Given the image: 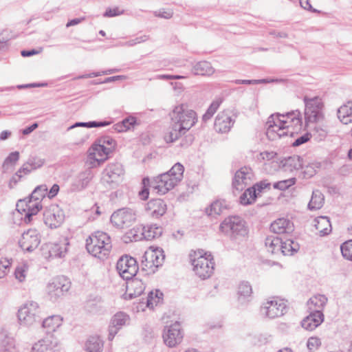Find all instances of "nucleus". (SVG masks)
Instances as JSON below:
<instances>
[{"label":"nucleus","mask_w":352,"mask_h":352,"mask_svg":"<svg viewBox=\"0 0 352 352\" xmlns=\"http://www.w3.org/2000/svg\"><path fill=\"white\" fill-rule=\"evenodd\" d=\"M59 186L58 184H54L52 188L50 189V190L48 191L47 190V196L49 198L52 199L53 197H54L58 192L59 191Z\"/></svg>","instance_id":"nucleus-63"},{"label":"nucleus","mask_w":352,"mask_h":352,"mask_svg":"<svg viewBox=\"0 0 352 352\" xmlns=\"http://www.w3.org/2000/svg\"><path fill=\"white\" fill-rule=\"evenodd\" d=\"M69 281L64 276L53 279L47 286V292L51 300L55 301L69 290Z\"/></svg>","instance_id":"nucleus-18"},{"label":"nucleus","mask_w":352,"mask_h":352,"mask_svg":"<svg viewBox=\"0 0 352 352\" xmlns=\"http://www.w3.org/2000/svg\"><path fill=\"white\" fill-rule=\"evenodd\" d=\"M11 263L9 260L2 258L0 260V278H4L10 270Z\"/></svg>","instance_id":"nucleus-55"},{"label":"nucleus","mask_w":352,"mask_h":352,"mask_svg":"<svg viewBox=\"0 0 352 352\" xmlns=\"http://www.w3.org/2000/svg\"><path fill=\"white\" fill-rule=\"evenodd\" d=\"M110 236L105 232L97 231L86 240V248L89 253L100 259L106 258L111 250Z\"/></svg>","instance_id":"nucleus-4"},{"label":"nucleus","mask_w":352,"mask_h":352,"mask_svg":"<svg viewBox=\"0 0 352 352\" xmlns=\"http://www.w3.org/2000/svg\"><path fill=\"white\" fill-rule=\"evenodd\" d=\"M267 251L272 254L280 253L282 239L274 236H267L265 241Z\"/></svg>","instance_id":"nucleus-37"},{"label":"nucleus","mask_w":352,"mask_h":352,"mask_svg":"<svg viewBox=\"0 0 352 352\" xmlns=\"http://www.w3.org/2000/svg\"><path fill=\"white\" fill-rule=\"evenodd\" d=\"M63 319L60 316L54 315L45 318L42 322V327L46 329L47 333L55 331L62 324Z\"/></svg>","instance_id":"nucleus-33"},{"label":"nucleus","mask_w":352,"mask_h":352,"mask_svg":"<svg viewBox=\"0 0 352 352\" xmlns=\"http://www.w3.org/2000/svg\"><path fill=\"white\" fill-rule=\"evenodd\" d=\"M256 198L255 189L248 188L240 197V202L242 205H248L252 204Z\"/></svg>","instance_id":"nucleus-45"},{"label":"nucleus","mask_w":352,"mask_h":352,"mask_svg":"<svg viewBox=\"0 0 352 352\" xmlns=\"http://www.w3.org/2000/svg\"><path fill=\"white\" fill-rule=\"evenodd\" d=\"M299 248L298 244L293 240L288 239L285 241H282V245L280 253L283 255H292L296 252Z\"/></svg>","instance_id":"nucleus-43"},{"label":"nucleus","mask_w":352,"mask_h":352,"mask_svg":"<svg viewBox=\"0 0 352 352\" xmlns=\"http://www.w3.org/2000/svg\"><path fill=\"white\" fill-rule=\"evenodd\" d=\"M252 293V287L248 283L243 282L239 285L238 289V294L240 300H242L243 298L245 299L250 297Z\"/></svg>","instance_id":"nucleus-49"},{"label":"nucleus","mask_w":352,"mask_h":352,"mask_svg":"<svg viewBox=\"0 0 352 352\" xmlns=\"http://www.w3.org/2000/svg\"><path fill=\"white\" fill-rule=\"evenodd\" d=\"M170 131L165 136L167 142H173L189 131L197 122V113L185 104L176 106L170 113Z\"/></svg>","instance_id":"nucleus-2"},{"label":"nucleus","mask_w":352,"mask_h":352,"mask_svg":"<svg viewBox=\"0 0 352 352\" xmlns=\"http://www.w3.org/2000/svg\"><path fill=\"white\" fill-rule=\"evenodd\" d=\"M282 163L285 171L292 172L294 170H298L302 168V160L298 155H293L285 158L282 161Z\"/></svg>","instance_id":"nucleus-34"},{"label":"nucleus","mask_w":352,"mask_h":352,"mask_svg":"<svg viewBox=\"0 0 352 352\" xmlns=\"http://www.w3.org/2000/svg\"><path fill=\"white\" fill-rule=\"evenodd\" d=\"M184 171L183 165L176 163L168 172L159 175L151 181L148 178H144V188L139 192L140 198L143 200L148 199L149 191L147 186H150L157 194L167 193L182 181Z\"/></svg>","instance_id":"nucleus-1"},{"label":"nucleus","mask_w":352,"mask_h":352,"mask_svg":"<svg viewBox=\"0 0 352 352\" xmlns=\"http://www.w3.org/2000/svg\"><path fill=\"white\" fill-rule=\"evenodd\" d=\"M165 259L162 249H150L145 252L142 263L143 269L155 272V270L162 266Z\"/></svg>","instance_id":"nucleus-14"},{"label":"nucleus","mask_w":352,"mask_h":352,"mask_svg":"<svg viewBox=\"0 0 352 352\" xmlns=\"http://www.w3.org/2000/svg\"><path fill=\"white\" fill-rule=\"evenodd\" d=\"M124 12L123 10L120 11L118 7L113 8H107L104 13L105 17H113L122 14Z\"/></svg>","instance_id":"nucleus-58"},{"label":"nucleus","mask_w":352,"mask_h":352,"mask_svg":"<svg viewBox=\"0 0 352 352\" xmlns=\"http://www.w3.org/2000/svg\"><path fill=\"white\" fill-rule=\"evenodd\" d=\"M287 309V305L283 300L274 297L263 303L261 311L263 315L272 319L283 316Z\"/></svg>","instance_id":"nucleus-12"},{"label":"nucleus","mask_w":352,"mask_h":352,"mask_svg":"<svg viewBox=\"0 0 352 352\" xmlns=\"http://www.w3.org/2000/svg\"><path fill=\"white\" fill-rule=\"evenodd\" d=\"M321 345V341L318 338L311 337L309 338L307 346L310 351H315Z\"/></svg>","instance_id":"nucleus-56"},{"label":"nucleus","mask_w":352,"mask_h":352,"mask_svg":"<svg viewBox=\"0 0 352 352\" xmlns=\"http://www.w3.org/2000/svg\"><path fill=\"white\" fill-rule=\"evenodd\" d=\"M69 243L64 239L58 243H48L42 246V255L45 258H63L67 252Z\"/></svg>","instance_id":"nucleus-17"},{"label":"nucleus","mask_w":352,"mask_h":352,"mask_svg":"<svg viewBox=\"0 0 352 352\" xmlns=\"http://www.w3.org/2000/svg\"><path fill=\"white\" fill-rule=\"evenodd\" d=\"M267 131L266 135L271 141H274L282 137L290 135H293L294 131L289 130L281 124L277 123L275 120V116L271 115L267 122Z\"/></svg>","instance_id":"nucleus-19"},{"label":"nucleus","mask_w":352,"mask_h":352,"mask_svg":"<svg viewBox=\"0 0 352 352\" xmlns=\"http://www.w3.org/2000/svg\"><path fill=\"white\" fill-rule=\"evenodd\" d=\"M309 140V135L306 133L299 138H298L293 143V146H298Z\"/></svg>","instance_id":"nucleus-61"},{"label":"nucleus","mask_w":352,"mask_h":352,"mask_svg":"<svg viewBox=\"0 0 352 352\" xmlns=\"http://www.w3.org/2000/svg\"><path fill=\"white\" fill-rule=\"evenodd\" d=\"M190 262L193 271L201 279L210 278L213 274L214 263L210 254H202L201 251L195 252L190 254Z\"/></svg>","instance_id":"nucleus-5"},{"label":"nucleus","mask_w":352,"mask_h":352,"mask_svg":"<svg viewBox=\"0 0 352 352\" xmlns=\"http://www.w3.org/2000/svg\"><path fill=\"white\" fill-rule=\"evenodd\" d=\"M102 341L98 336L90 337L85 344V350L87 352H102Z\"/></svg>","instance_id":"nucleus-41"},{"label":"nucleus","mask_w":352,"mask_h":352,"mask_svg":"<svg viewBox=\"0 0 352 352\" xmlns=\"http://www.w3.org/2000/svg\"><path fill=\"white\" fill-rule=\"evenodd\" d=\"M314 226L321 236L329 234L331 232V224L328 217H318L314 219Z\"/></svg>","instance_id":"nucleus-35"},{"label":"nucleus","mask_w":352,"mask_h":352,"mask_svg":"<svg viewBox=\"0 0 352 352\" xmlns=\"http://www.w3.org/2000/svg\"><path fill=\"white\" fill-rule=\"evenodd\" d=\"M110 124V122L107 121H102V122H96V121H91L88 122H76L74 125L69 126L68 128V130L74 129L76 126H85L88 128L91 127H102V126H106Z\"/></svg>","instance_id":"nucleus-51"},{"label":"nucleus","mask_w":352,"mask_h":352,"mask_svg":"<svg viewBox=\"0 0 352 352\" xmlns=\"http://www.w3.org/2000/svg\"><path fill=\"white\" fill-rule=\"evenodd\" d=\"M123 175L124 169L120 164H111L102 171L101 182L107 187L113 188L120 182Z\"/></svg>","instance_id":"nucleus-10"},{"label":"nucleus","mask_w":352,"mask_h":352,"mask_svg":"<svg viewBox=\"0 0 352 352\" xmlns=\"http://www.w3.org/2000/svg\"><path fill=\"white\" fill-rule=\"evenodd\" d=\"M302 168H304L303 173L305 177H311L316 174L317 169L319 168V165L317 163H311L305 167L302 166Z\"/></svg>","instance_id":"nucleus-54"},{"label":"nucleus","mask_w":352,"mask_h":352,"mask_svg":"<svg viewBox=\"0 0 352 352\" xmlns=\"http://www.w3.org/2000/svg\"><path fill=\"white\" fill-rule=\"evenodd\" d=\"M235 120L228 111H223L219 112L214 120V130L219 133H226L229 132L233 126Z\"/></svg>","instance_id":"nucleus-22"},{"label":"nucleus","mask_w":352,"mask_h":352,"mask_svg":"<svg viewBox=\"0 0 352 352\" xmlns=\"http://www.w3.org/2000/svg\"><path fill=\"white\" fill-rule=\"evenodd\" d=\"M214 72L215 69L212 66L211 63L206 60L196 63L192 68V72L195 75L211 76Z\"/></svg>","instance_id":"nucleus-29"},{"label":"nucleus","mask_w":352,"mask_h":352,"mask_svg":"<svg viewBox=\"0 0 352 352\" xmlns=\"http://www.w3.org/2000/svg\"><path fill=\"white\" fill-rule=\"evenodd\" d=\"M270 230L278 234H290L294 230V226L292 221L287 218H278L270 225Z\"/></svg>","instance_id":"nucleus-25"},{"label":"nucleus","mask_w":352,"mask_h":352,"mask_svg":"<svg viewBox=\"0 0 352 352\" xmlns=\"http://www.w3.org/2000/svg\"><path fill=\"white\" fill-rule=\"evenodd\" d=\"M338 118L344 124L352 122V101H349L338 110Z\"/></svg>","instance_id":"nucleus-32"},{"label":"nucleus","mask_w":352,"mask_h":352,"mask_svg":"<svg viewBox=\"0 0 352 352\" xmlns=\"http://www.w3.org/2000/svg\"><path fill=\"white\" fill-rule=\"evenodd\" d=\"M54 346L52 342L48 338H45L36 342L31 352H53Z\"/></svg>","instance_id":"nucleus-38"},{"label":"nucleus","mask_w":352,"mask_h":352,"mask_svg":"<svg viewBox=\"0 0 352 352\" xmlns=\"http://www.w3.org/2000/svg\"><path fill=\"white\" fill-rule=\"evenodd\" d=\"M145 210L147 214L152 218L159 219L166 213L167 205L163 199H153L146 204Z\"/></svg>","instance_id":"nucleus-23"},{"label":"nucleus","mask_w":352,"mask_h":352,"mask_svg":"<svg viewBox=\"0 0 352 352\" xmlns=\"http://www.w3.org/2000/svg\"><path fill=\"white\" fill-rule=\"evenodd\" d=\"M140 232V235L134 234L133 237L135 241L145 239L147 241L158 238L162 233V228L156 225L140 226L136 228Z\"/></svg>","instance_id":"nucleus-24"},{"label":"nucleus","mask_w":352,"mask_h":352,"mask_svg":"<svg viewBox=\"0 0 352 352\" xmlns=\"http://www.w3.org/2000/svg\"><path fill=\"white\" fill-rule=\"evenodd\" d=\"M41 243L39 232L35 229H29L22 234L19 241V246L28 252L34 251Z\"/></svg>","instance_id":"nucleus-20"},{"label":"nucleus","mask_w":352,"mask_h":352,"mask_svg":"<svg viewBox=\"0 0 352 352\" xmlns=\"http://www.w3.org/2000/svg\"><path fill=\"white\" fill-rule=\"evenodd\" d=\"M296 182V178L292 177L288 179H285L275 182L273 185L274 188L279 189L280 190H285L289 187L293 186Z\"/></svg>","instance_id":"nucleus-53"},{"label":"nucleus","mask_w":352,"mask_h":352,"mask_svg":"<svg viewBox=\"0 0 352 352\" xmlns=\"http://www.w3.org/2000/svg\"><path fill=\"white\" fill-rule=\"evenodd\" d=\"M116 270L123 279L128 280L136 275L138 265L134 258L124 255L118 261Z\"/></svg>","instance_id":"nucleus-13"},{"label":"nucleus","mask_w":352,"mask_h":352,"mask_svg":"<svg viewBox=\"0 0 352 352\" xmlns=\"http://www.w3.org/2000/svg\"><path fill=\"white\" fill-rule=\"evenodd\" d=\"M324 204V196L318 190H314L309 203L308 204V208L310 210H316L322 208Z\"/></svg>","instance_id":"nucleus-40"},{"label":"nucleus","mask_w":352,"mask_h":352,"mask_svg":"<svg viewBox=\"0 0 352 352\" xmlns=\"http://www.w3.org/2000/svg\"><path fill=\"white\" fill-rule=\"evenodd\" d=\"M129 320V317L127 314L124 312H118L113 316L111 324L120 329L126 324Z\"/></svg>","instance_id":"nucleus-48"},{"label":"nucleus","mask_w":352,"mask_h":352,"mask_svg":"<svg viewBox=\"0 0 352 352\" xmlns=\"http://www.w3.org/2000/svg\"><path fill=\"white\" fill-rule=\"evenodd\" d=\"M327 302V298L324 295L318 294L311 297L307 302L310 311L322 312L323 308Z\"/></svg>","instance_id":"nucleus-30"},{"label":"nucleus","mask_w":352,"mask_h":352,"mask_svg":"<svg viewBox=\"0 0 352 352\" xmlns=\"http://www.w3.org/2000/svg\"><path fill=\"white\" fill-rule=\"evenodd\" d=\"M227 208L228 205L225 200H217L210 204L209 208L206 209V213L209 216L215 217L219 215Z\"/></svg>","instance_id":"nucleus-39"},{"label":"nucleus","mask_w":352,"mask_h":352,"mask_svg":"<svg viewBox=\"0 0 352 352\" xmlns=\"http://www.w3.org/2000/svg\"><path fill=\"white\" fill-rule=\"evenodd\" d=\"M221 102L222 100L221 98H217L214 100L210 104L206 112L203 115L202 120L205 122L209 120L216 113Z\"/></svg>","instance_id":"nucleus-46"},{"label":"nucleus","mask_w":352,"mask_h":352,"mask_svg":"<svg viewBox=\"0 0 352 352\" xmlns=\"http://www.w3.org/2000/svg\"><path fill=\"white\" fill-rule=\"evenodd\" d=\"M119 329H120V328H118L116 326L111 324V325L109 327V336H108V339L109 340H112L113 339V338L115 337V336L118 332Z\"/></svg>","instance_id":"nucleus-64"},{"label":"nucleus","mask_w":352,"mask_h":352,"mask_svg":"<svg viewBox=\"0 0 352 352\" xmlns=\"http://www.w3.org/2000/svg\"><path fill=\"white\" fill-rule=\"evenodd\" d=\"M44 223L51 228L59 227L65 220L63 210L56 204H51L43 212Z\"/></svg>","instance_id":"nucleus-15"},{"label":"nucleus","mask_w":352,"mask_h":352,"mask_svg":"<svg viewBox=\"0 0 352 352\" xmlns=\"http://www.w3.org/2000/svg\"><path fill=\"white\" fill-rule=\"evenodd\" d=\"M110 148L105 147L102 144L94 145L90 150L89 157L91 159L102 163L106 160V156L109 153Z\"/></svg>","instance_id":"nucleus-31"},{"label":"nucleus","mask_w":352,"mask_h":352,"mask_svg":"<svg viewBox=\"0 0 352 352\" xmlns=\"http://www.w3.org/2000/svg\"><path fill=\"white\" fill-rule=\"evenodd\" d=\"M28 265L25 263H22L18 265L14 270V276L19 282L22 283L25 280L28 272Z\"/></svg>","instance_id":"nucleus-50"},{"label":"nucleus","mask_w":352,"mask_h":352,"mask_svg":"<svg viewBox=\"0 0 352 352\" xmlns=\"http://www.w3.org/2000/svg\"><path fill=\"white\" fill-rule=\"evenodd\" d=\"M47 193V186L45 184L38 186L30 195L28 201L25 199L19 200L16 204V210L24 215L23 221L25 223H29L32 219V217L36 215L42 208L41 201Z\"/></svg>","instance_id":"nucleus-3"},{"label":"nucleus","mask_w":352,"mask_h":352,"mask_svg":"<svg viewBox=\"0 0 352 352\" xmlns=\"http://www.w3.org/2000/svg\"><path fill=\"white\" fill-rule=\"evenodd\" d=\"M220 230L232 239L245 237L248 234L245 221L239 216L226 218L220 224Z\"/></svg>","instance_id":"nucleus-6"},{"label":"nucleus","mask_w":352,"mask_h":352,"mask_svg":"<svg viewBox=\"0 0 352 352\" xmlns=\"http://www.w3.org/2000/svg\"><path fill=\"white\" fill-rule=\"evenodd\" d=\"M127 283L126 291L131 299L140 296L145 289L144 283L138 278H131Z\"/></svg>","instance_id":"nucleus-28"},{"label":"nucleus","mask_w":352,"mask_h":352,"mask_svg":"<svg viewBox=\"0 0 352 352\" xmlns=\"http://www.w3.org/2000/svg\"><path fill=\"white\" fill-rule=\"evenodd\" d=\"M44 164V162L38 157H30L28 161L23 164L19 168L20 172H22L23 175H27L32 171L41 167Z\"/></svg>","instance_id":"nucleus-36"},{"label":"nucleus","mask_w":352,"mask_h":352,"mask_svg":"<svg viewBox=\"0 0 352 352\" xmlns=\"http://www.w3.org/2000/svg\"><path fill=\"white\" fill-rule=\"evenodd\" d=\"M270 186V184L265 183L264 182H261L258 184H255L253 187H251V188L255 189V193L259 194L262 192V190L267 187Z\"/></svg>","instance_id":"nucleus-62"},{"label":"nucleus","mask_w":352,"mask_h":352,"mask_svg":"<svg viewBox=\"0 0 352 352\" xmlns=\"http://www.w3.org/2000/svg\"><path fill=\"white\" fill-rule=\"evenodd\" d=\"M136 124V119L134 117H128L121 122L116 124V130L119 132L126 131L130 129Z\"/></svg>","instance_id":"nucleus-47"},{"label":"nucleus","mask_w":352,"mask_h":352,"mask_svg":"<svg viewBox=\"0 0 352 352\" xmlns=\"http://www.w3.org/2000/svg\"><path fill=\"white\" fill-rule=\"evenodd\" d=\"M163 301V294L160 290H155V292H150L146 298V307L150 309H153L155 306H157Z\"/></svg>","instance_id":"nucleus-42"},{"label":"nucleus","mask_w":352,"mask_h":352,"mask_svg":"<svg viewBox=\"0 0 352 352\" xmlns=\"http://www.w3.org/2000/svg\"><path fill=\"white\" fill-rule=\"evenodd\" d=\"M17 317L21 326L30 327L41 320V310L37 302L29 301L19 308Z\"/></svg>","instance_id":"nucleus-7"},{"label":"nucleus","mask_w":352,"mask_h":352,"mask_svg":"<svg viewBox=\"0 0 352 352\" xmlns=\"http://www.w3.org/2000/svg\"><path fill=\"white\" fill-rule=\"evenodd\" d=\"M135 220V212L128 208L118 209L111 216V223L119 229H124L131 226Z\"/></svg>","instance_id":"nucleus-11"},{"label":"nucleus","mask_w":352,"mask_h":352,"mask_svg":"<svg viewBox=\"0 0 352 352\" xmlns=\"http://www.w3.org/2000/svg\"><path fill=\"white\" fill-rule=\"evenodd\" d=\"M324 320V315L322 312L310 311V314L307 316L301 322L302 327L308 331H312L318 327Z\"/></svg>","instance_id":"nucleus-27"},{"label":"nucleus","mask_w":352,"mask_h":352,"mask_svg":"<svg viewBox=\"0 0 352 352\" xmlns=\"http://www.w3.org/2000/svg\"><path fill=\"white\" fill-rule=\"evenodd\" d=\"M173 15V12L170 10H160L157 12H155V16L166 19L172 18Z\"/></svg>","instance_id":"nucleus-59"},{"label":"nucleus","mask_w":352,"mask_h":352,"mask_svg":"<svg viewBox=\"0 0 352 352\" xmlns=\"http://www.w3.org/2000/svg\"><path fill=\"white\" fill-rule=\"evenodd\" d=\"M94 177L93 171L91 168H87L80 172L73 182L71 189L73 191H80L85 189L91 182Z\"/></svg>","instance_id":"nucleus-26"},{"label":"nucleus","mask_w":352,"mask_h":352,"mask_svg":"<svg viewBox=\"0 0 352 352\" xmlns=\"http://www.w3.org/2000/svg\"><path fill=\"white\" fill-rule=\"evenodd\" d=\"M23 173L22 172H20V169H19L16 173L10 178L9 183H8V187L12 189L13 188L18 182L21 179V178L23 177Z\"/></svg>","instance_id":"nucleus-57"},{"label":"nucleus","mask_w":352,"mask_h":352,"mask_svg":"<svg viewBox=\"0 0 352 352\" xmlns=\"http://www.w3.org/2000/svg\"><path fill=\"white\" fill-rule=\"evenodd\" d=\"M303 100L305 105V118L306 122L315 123L323 119L324 104L320 98L318 96L309 98L305 96Z\"/></svg>","instance_id":"nucleus-8"},{"label":"nucleus","mask_w":352,"mask_h":352,"mask_svg":"<svg viewBox=\"0 0 352 352\" xmlns=\"http://www.w3.org/2000/svg\"><path fill=\"white\" fill-rule=\"evenodd\" d=\"M184 338V333L179 322H175L165 327L163 333L164 343L169 347H174L180 344Z\"/></svg>","instance_id":"nucleus-16"},{"label":"nucleus","mask_w":352,"mask_h":352,"mask_svg":"<svg viewBox=\"0 0 352 352\" xmlns=\"http://www.w3.org/2000/svg\"><path fill=\"white\" fill-rule=\"evenodd\" d=\"M275 120L289 130L298 133L302 129L301 113L299 111L287 112L285 114L276 113Z\"/></svg>","instance_id":"nucleus-9"},{"label":"nucleus","mask_w":352,"mask_h":352,"mask_svg":"<svg viewBox=\"0 0 352 352\" xmlns=\"http://www.w3.org/2000/svg\"><path fill=\"white\" fill-rule=\"evenodd\" d=\"M87 309L89 312L96 314L100 311L101 306L100 305L95 303L94 301H90L87 304Z\"/></svg>","instance_id":"nucleus-60"},{"label":"nucleus","mask_w":352,"mask_h":352,"mask_svg":"<svg viewBox=\"0 0 352 352\" xmlns=\"http://www.w3.org/2000/svg\"><path fill=\"white\" fill-rule=\"evenodd\" d=\"M342 256L352 261V240L344 242L340 247Z\"/></svg>","instance_id":"nucleus-52"},{"label":"nucleus","mask_w":352,"mask_h":352,"mask_svg":"<svg viewBox=\"0 0 352 352\" xmlns=\"http://www.w3.org/2000/svg\"><path fill=\"white\" fill-rule=\"evenodd\" d=\"M254 173L250 167L244 166L237 170L232 181L233 188L237 190H243L251 184Z\"/></svg>","instance_id":"nucleus-21"},{"label":"nucleus","mask_w":352,"mask_h":352,"mask_svg":"<svg viewBox=\"0 0 352 352\" xmlns=\"http://www.w3.org/2000/svg\"><path fill=\"white\" fill-rule=\"evenodd\" d=\"M19 160V153L18 151H14L9 154V155L5 159L2 165L3 173L9 171L10 168H12Z\"/></svg>","instance_id":"nucleus-44"}]
</instances>
